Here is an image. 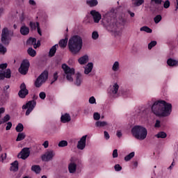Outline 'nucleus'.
<instances>
[{"label": "nucleus", "mask_w": 178, "mask_h": 178, "mask_svg": "<svg viewBox=\"0 0 178 178\" xmlns=\"http://www.w3.org/2000/svg\"><path fill=\"white\" fill-rule=\"evenodd\" d=\"M30 156V149L25 147L22 149L21 152L18 154V158L21 159H27Z\"/></svg>", "instance_id": "ddd939ff"}, {"label": "nucleus", "mask_w": 178, "mask_h": 178, "mask_svg": "<svg viewBox=\"0 0 178 178\" xmlns=\"http://www.w3.org/2000/svg\"><path fill=\"white\" fill-rule=\"evenodd\" d=\"M90 15L93 17V21L95 23H99V20H101L102 16L99 12L92 10L90 11Z\"/></svg>", "instance_id": "4468645a"}, {"label": "nucleus", "mask_w": 178, "mask_h": 178, "mask_svg": "<svg viewBox=\"0 0 178 178\" xmlns=\"http://www.w3.org/2000/svg\"><path fill=\"white\" fill-rule=\"evenodd\" d=\"M10 170V172H17L19 170V162L17 161L11 163Z\"/></svg>", "instance_id": "5701e85b"}, {"label": "nucleus", "mask_w": 178, "mask_h": 178, "mask_svg": "<svg viewBox=\"0 0 178 178\" xmlns=\"http://www.w3.org/2000/svg\"><path fill=\"white\" fill-rule=\"evenodd\" d=\"M6 52V49L2 44H0V53L5 54Z\"/></svg>", "instance_id": "09e8293b"}, {"label": "nucleus", "mask_w": 178, "mask_h": 178, "mask_svg": "<svg viewBox=\"0 0 178 178\" xmlns=\"http://www.w3.org/2000/svg\"><path fill=\"white\" fill-rule=\"evenodd\" d=\"M140 31H145V33H152V29H151L149 27L145 26L140 28Z\"/></svg>", "instance_id": "c9c22d12"}, {"label": "nucleus", "mask_w": 178, "mask_h": 178, "mask_svg": "<svg viewBox=\"0 0 178 178\" xmlns=\"http://www.w3.org/2000/svg\"><path fill=\"white\" fill-rule=\"evenodd\" d=\"M175 168V162H172L171 165L168 168V170H172Z\"/></svg>", "instance_id": "69168bd1"}, {"label": "nucleus", "mask_w": 178, "mask_h": 178, "mask_svg": "<svg viewBox=\"0 0 178 178\" xmlns=\"http://www.w3.org/2000/svg\"><path fill=\"white\" fill-rule=\"evenodd\" d=\"M15 130L17 133H22V131L24 130V126H23V124L22 123H19L15 127Z\"/></svg>", "instance_id": "72a5a7b5"}, {"label": "nucleus", "mask_w": 178, "mask_h": 178, "mask_svg": "<svg viewBox=\"0 0 178 178\" xmlns=\"http://www.w3.org/2000/svg\"><path fill=\"white\" fill-rule=\"evenodd\" d=\"M60 120L62 123H69L72 120V118L69 113H65L61 115Z\"/></svg>", "instance_id": "a211bd4d"}, {"label": "nucleus", "mask_w": 178, "mask_h": 178, "mask_svg": "<svg viewBox=\"0 0 178 178\" xmlns=\"http://www.w3.org/2000/svg\"><path fill=\"white\" fill-rule=\"evenodd\" d=\"M155 45H156V41H155V40L152 41L148 44V49H152V48H154V47H155Z\"/></svg>", "instance_id": "37998d69"}, {"label": "nucleus", "mask_w": 178, "mask_h": 178, "mask_svg": "<svg viewBox=\"0 0 178 178\" xmlns=\"http://www.w3.org/2000/svg\"><path fill=\"white\" fill-rule=\"evenodd\" d=\"M152 112L159 118H166L172 113V104L165 100H157L154 102L152 107Z\"/></svg>", "instance_id": "f03ea898"}, {"label": "nucleus", "mask_w": 178, "mask_h": 178, "mask_svg": "<svg viewBox=\"0 0 178 178\" xmlns=\"http://www.w3.org/2000/svg\"><path fill=\"white\" fill-rule=\"evenodd\" d=\"M68 49L72 55L80 54L83 48V38L79 35H74L68 40Z\"/></svg>", "instance_id": "7ed1b4c3"}, {"label": "nucleus", "mask_w": 178, "mask_h": 178, "mask_svg": "<svg viewBox=\"0 0 178 178\" xmlns=\"http://www.w3.org/2000/svg\"><path fill=\"white\" fill-rule=\"evenodd\" d=\"M37 102L35 100H31L22 106V109H27L25 113L26 116H29V115L34 111V108H35Z\"/></svg>", "instance_id": "0eeeda50"}, {"label": "nucleus", "mask_w": 178, "mask_h": 178, "mask_svg": "<svg viewBox=\"0 0 178 178\" xmlns=\"http://www.w3.org/2000/svg\"><path fill=\"white\" fill-rule=\"evenodd\" d=\"M167 65H168L170 67H175L178 66V60L170 58L167 60Z\"/></svg>", "instance_id": "aec40b11"}, {"label": "nucleus", "mask_w": 178, "mask_h": 178, "mask_svg": "<svg viewBox=\"0 0 178 178\" xmlns=\"http://www.w3.org/2000/svg\"><path fill=\"white\" fill-rule=\"evenodd\" d=\"M6 67H8V63H2L0 65V69H2L3 70L4 69H6Z\"/></svg>", "instance_id": "bf43d9fd"}, {"label": "nucleus", "mask_w": 178, "mask_h": 178, "mask_svg": "<svg viewBox=\"0 0 178 178\" xmlns=\"http://www.w3.org/2000/svg\"><path fill=\"white\" fill-rule=\"evenodd\" d=\"M5 74L3 72L0 73V80H5Z\"/></svg>", "instance_id": "774afa93"}, {"label": "nucleus", "mask_w": 178, "mask_h": 178, "mask_svg": "<svg viewBox=\"0 0 178 178\" xmlns=\"http://www.w3.org/2000/svg\"><path fill=\"white\" fill-rule=\"evenodd\" d=\"M96 127H105V126H108V122L105 121H97L95 123Z\"/></svg>", "instance_id": "2f4dec72"}, {"label": "nucleus", "mask_w": 178, "mask_h": 178, "mask_svg": "<svg viewBox=\"0 0 178 178\" xmlns=\"http://www.w3.org/2000/svg\"><path fill=\"white\" fill-rule=\"evenodd\" d=\"M167 136L166 134H156L155 137H156V138H166Z\"/></svg>", "instance_id": "5fc2aeb1"}, {"label": "nucleus", "mask_w": 178, "mask_h": 178, "mask_svg": "<svg viewBox=\"0 0 178 178\" xmlns=\"http://www.w3.org/2000/svg\"><path fill=\"white\" fill-rule=\"evenodd\" d=\"M3 74H4L6 79H10L12 77V71L8 68L3 72Z\"/></svg>", "instance_id": "7c9ffc66"}, {"label": "nucleus", "mask_w": 178, "mask_h": 178, "mask_svg": "<svg viewBox=\"0 0 178 178\" xmlns=\"http://www.w3.org/2000/svg\"><path fill=\"white\" fill-rule=\"evenodd\" d=\"M99 34L97 31H93L92 33V40H98Z\"/></svg>", "instance_id": "79ce46f5"}, {"label": "nucleus", "mask_w": 178, "mask_h": 178, "mask_svg": "<svg viewBox=\"0 0 178 178\" xmlns=\"http://www.w3.org/2000/svg\"><path fill=\"white\" fill-rule=\"evenodd\" d=\"M39 97H40V99H45V98H47V94H45L44 92H41L39 94Z\"/></svg>", "instance_id": "8fccbe9b"}, {"label": "nucleus", "mask_w": 178, "mask_h": 178, "mask_svg": "<svg viewBox=\"0 0 178 178\" xmlns=\"http://www.w3.org/2000/svg\"><path fill=\"white\" fill-rule=\"evenodd\" d=\"M77 168V165L74 162H71L68 165V170L70 173H75L76 172V169Z\"/></svg>", "instance_id": "4be33fe9"}, {"label": "nucleus", "mask_w": 178, "mask_h": 178, "mask_svg": "<svg viewBox=\"0 0 178 178\" xmlns=\"http://www.w3.org/2000/svg\"><path fill=\"white\" fill-rule=\"evenodd\" d=\"M86 3L90 8H94V6H97V5H98V1L97 0H87Z\"/></svg>", "instance_id": "bb28decb"}, {"label": "nucleus", "mask_w": 178, "mask_h": 178, "mask_svg": "<svg viewBox=\"0 0 178 178\" xmlns=\"http://www.w3.org/2000/svg\"><path fill=\"white\" fill-rule=\"evenodd\" d=\"M24 138H26V135L18 134L16 141H22V140H24Z\"/></svg>", "instance_id": "a18cd8bd"}, {"label": "nucleus", "mask_w": 178, "mask_h": 178, "mask_svg": "<svg viewBox=\"0 0 178 178\" xmlns=\"http://www.w3.org/2000/svg\"><path fill=\"white\" fill-rule=\"evenodd\" d=\"M27 53L29 56H32V58H34L35 55H37V51L33 47H29L27 50Z\"/></svg>", "instance_id": "c85d7f7f"}, {"label": "nucleus", "mask_w": 178, "mask_h": 178, "mask_svg": "<svg viewBox=\"0 0 178 178\" xmlns=\"http://www.w3.org/2000/svg\"><path fill=\"white\" fill-rule=\"evenodd\" d=\"M78 62L79 63H80V65H86V63L88 62V56H83L82 57L79 58Z\"/></svg>", "instance_id": "b1692460"}, {"label": "nucleus", "mask_w": 178, "mask_h": 178, "mask_svg": "<svg viewBox=\"0 0 178 178\" xmlns=\"http://www.w3.org/2000/svg\"><path fill=\"white\" fill-rule=\"evenodd\" d=\"M133 137L136 138V140L143 141V140H145V138H147V134H133Z\"/></svg>", "instance_id": "393cba45"}, {"label": "nucleus", "mask_w": 178, "mask_h": 178, "mask_svg": "<svg viewBox=\"0 0 178 178\" xmlns=\"http://www.w3.org/2000/svg\"><path fill=\"white\" fill-rule=\"evenodd\" d=\"M93 67H94V63H88L85 67V70H84L85 74H90V73L92 72Z\"/></svg>", "instance_id": "6ab92c4d"}, {"label": "nucleus", "mask_w": 178, "mask_h": 178, "mask_svg": "<svg viewBox=\"0 0 178 178\" xmlns=\"http://www.w3.org/2000/svg\"><path fill=\"white\" fill-rule=\"evenodd\" d=\"M29 68H30V61L26 59L22 62L21 65L19 68V72L21 74L26 75V74L29 72Z\"/></svg>", "instance_id": "6e6552de"}, {"label": "nucleus", "mask_w": 178, "mask_h": 178, "mask_svg": "<svg viewBox=\"0 0 178 178\" xmlns=\"http://www.w3.org/2000/svg\"><path fill=\"white\" fill-rule=\"evenodd\" d=\"M1 162L3 163H5V161L6 159V153L2 154L0 157Z\"/></svg>", "instance_id": "3c124183"}, {"label": "nucleus", "mask_w": 178, "mask_h": 178, "mask_svg": "<svg viewBox=\"0 0 178 178\" xmlns=\"http://www.w3.org/2000/svg\"><path fill=\"white\" fill-rule=\"evenodd\" d=\"M35 42H37V39L35 38H29L26 41L27 45H34Z\"/></svg>", "instance_id": "473e14b6"}, {"label": "nucleus", "mask_w": 178, "mask_h": 178, "mask_svg": "<svg viewBox=\"0 0 178 178\" xmlns=\"http://www.w3.org/2000/svg\"><path fill=\"white\" fill-rule=\"evenodd\" d=\"M9 35H13V32L10 31L8 28H4L2 29L1 33V42L4 45H9V42H10V38H9Z\"/></svg>", "instance_id": "423d86ee"}, {"label": "nucleus", "mask_w": 178, "mask_h": 178, "mask_svg": "<svg viewBox=\"0 0 178 178\" xmlns=\"http://www.w3.org/2000/svg\"><path fill=\"white\" fill-rule=\"evenodd\" d=\"M155 127H161V121L159 120H156Z\"/></svg>", "instance_id": "e2e57ef3"}, {"label": "nucleus", "mask_w": 178, "mask_h": 178, "mask_svg": "<svg viewBox=\"0 0 178 178\" xmlns=\"http://www.w3.org/2000/svg\"><path fill=\"white\" fill-rule=\"evenodd\" d=\"M19 91L18 92V97L22 99H24L29 95V89L26 86V83H22L19 86Z\"/></svg>", "instance_id": "9b49d317"}, {"label": "nucleus", "mask_w": 178, "mask_h": 178, "mask_svg": "<svg viewBox=\"0 0 178 178\" xmlns=\"http://www.w3.org/2000/svg\"><path fill=\"white\" fill-rule=\"evenodd\" d=\"M42 145L44 148H48V147L49 146V142H48V140H46L44 142Z\"/></svg>", "instance_id": "680f3d73"}, {"label": "nucleus", "mask_w": 178, "mask_h": 178, "mask_svg": "<svg viewBox=\"0 0 178 178\" xmlns=\"http://www.w3.org/2000/svg\"><path fill=\"white\" fill-rule=\"evenodd\" d=\"M48 80V71L44 70L39 76L36 79L35 81V86L36 88H40Z\"/></svg>", "instance_id": "39448f33"}, {"label": "nucleus", "mask_w": 178, "mask_h": 178, "mask_svg": "<svg viewBox=\"0 0 178 178\" xmlns=\"http://www.w3.org/2000/svg\"><path fill=\"white\" fill-rule=\"evenodd\" d=\"M56 80H58V72H54L53 76V81H51V84H54Z\"/></svg>", "instance_id": "de8ad7c7"}, {"label": "nucleus", "mask_w": 178, "mask_h": 178, "mask_svg": "<svg viewBox=\"0 0 178 178\" xmlns=\"http://www.w3.org/2000/svg\"><path fill=\"white\" fill-rule=\"evenodd\" d=\"M107 91L111 97L118 94V91H119V85H118V83H114L113 86L108 88Z\"/></svg>", "instance_id": "2eb2a0df"}, {"label": "nucleus", "mask_w": 178, "mask_h": 178, "mask_svg": "<svg viewBox=\"0 0 178 178\" xmlns=\"http://www.w3.org/2000/svg\"><path fill=\"white\" fill-rule=\"evenodd\" d=\"M161 20H162V16L161 15H158L154 18V21L156 24H158Z\"/></svg>", "instance_id": "ea45409f"}, {"label": "nucleus", "mask_w": 178, "mask_h": 178, "mask_svg": "<svg viewBox=\"0 0 178 178\" xmlns=\"http://www.w3.org/2000/svg\"><path fill=\"white\" fill-rule=\"evenodd\" d=\"M39 47H41V40H38L35 44H34V48L36 49V48H39Z\"/></svg>", "instance_id": "6e6d98bb"}, {"label": "nucleus", "mask_w": 178, "mask_h": 178, "mask_svg": "<svg viewBox=\"0 0 178 178\" xmlns=\"http://www.w3.org/2000/svg\"><path fill=\"white\" fill-rule=\"evenodd\" d=\"M31 170L33 172H35V173H40L41 172V168L40 167V165H33L31 167Z\"/></svg>", "instance_id": "f704fd0d"}, {"label": "nucleus", "mask_w": 178, "mask_h": 178, "mask_svg": "<svg viewBox=\"0 0 178 178\" xmlns=\"http://www.w3.org/2000/svg\"><path fill=\"white\" fill-rule=\"evenodd\" d=\"M152 1L155 2L156 5H161L162 0H152Z\"/></svg>", "instance_id": "0e129e2a"}, {"label": "nucleus", "mask_w": 178, "mask_h": 178, "mask_svg": "<svg viewBox=\"0 0 178 178\" xmlns=\"http://www.w3.org/2000/svg\"><path fill=\"white\" fill-rule=\"evenodd\" d=\"M19 31H20L22 35H29V34L30 33V28L24 25V26H21Z\"/></svg>", "instance_id": "412c9836"}, {"label": "nucleus", "mask_w": 178, "mask_h": 178, "mask_svg": "<svg viewBox=\"0 0 178 178\" xmlns=\"http://www.w3.org/2000/svg\"><path fill=\"white\" fill-rule=\"evenodd\" d=\"M67 38L60 40V41L58 42L59 47H60L61 48H66V47L67 46Z\"/></svg>", "instance_id": "a878e982"}, {"label": "nucleus", "mask_w": 178, "mask_h": 178, "mask_svg": "<svg viewBox=\"0 0 178 178\" xmlns=\"http://www.w3.org/2000/svg\"><path fill=\"white\" fill-rule=\"evenodd\" d=\"M132 134H148L147 129L143 126L136 125L131 129Z\"/></svg>", "instance_id": "9d476101"}, {"label": "nucleus", "mask_w": 178, "mask_h": 178, "mask_svg": "<svg viewBox=\"0 0 178 178\" xmlns=\"http://www.w3.org/2000/svg\"><path fill=\"white\" fill-rule=\"evenodd\" d=\"M87 144V135L82 136L76 144L77 149L83 151L86 148Z\"/></svg>", "instance_id": "f8f14e48"}, {"label": "nucleus", "mask_w": 178, "mask_h": 178, "mask_svg": "<svg viewBox=\"0 0 178 178\" xmlns=\"http://www.w3.org/2000/svg\"><path fill=\"white\" fill-rule=\"evenodd\" d=\"M118 149H114L113 152V158H118Z\"/></svg>", "instance_id": "13d9d810"}, {"label": "nucleus", "mask_w": 178, "mask_h": 178, "mask_svg": "<svg viewBox=\"0 0 178 178\" xmlns=\"http://www.w3.org/2000/svg\"><path fill=\"white\" fill-rule=\"evenodd\" d=\"M170 7V1L169 0H166L164 2L163 8H165V9H168V8Z\"/></svg>", "instance_id": "49530a36"}, {"label": "nucleus", "mask_w": 178, "mask_h": 178, "mask_svg": "<svg viewBox=\"0 0 178 178\" xmlns=\"http://www.w3.org/2000/svg\"><path fill=\"white\" fill-rule=\"evenodd\" d=\"M114 169L115 172H120V170H122V167L119 164H116L114 166Z\"/></svg>", "instance_id": "864d4df0"}, {"label": "nucleus", "mask_w": 178, "mask_h": 178, "mask_svg": "<svg viewBox=\"0 0 178 178\" xmlns=\"http://www.w3.org/2000/svg\"><path fill=\"white\" fill-rule=\"evenodd\" d=\"M55 155H56L55 151L52 149L47 150V152L42 155V161L44 162H49V161H52L54 159Z\"/></svg>", "instance_id": "1a4fd4ad"}, {"label": "nucleus", "mask_w": 178, "mask_h": 178, "mask_svg": "<svg viewBox=\"0 0 178 178\" xmlns=\"http://www.w3.org/2000/svg\"><path fill=\"white\" fill-rule=\"evenodd\" d=\"M10 120V115L8 114L6 115L2 119L1 122L3 123H6V122H9Z\"/></svg>", "instance_id": "58836bf2"}, {"label": "nucleus", "mask_w": 178, "mask_h": 178, "mask_svg": "<svg viewBox=\"0 0 178 178\" xmlns=\"http://www.w3.org/2000/svg\"><path fill=\"white\" fill-rule=\"evenodd\" d=\"M112 70L113 72H118L119 70V63L118 61H115L112 67Z\"/></svg>", "instance_id": "e433bc0d"}, {"label": "nucleus", "mask_w": 178, "mask_h": 178, "mask_svg": "<svg viewBox=\"0 0 178 178\" xmlns=\"http://www.w3.org/2000/svg\"><path fill=\"white\" fill-rule=\"evenodd\" d=\"M89 104H97V102L95 100V97H94V96H92L91 97H90L89 99Z\"/></svg>", "instance_id": "603ef678"}, {"label": "nucleus", "mask_w": 178, "mask_h": 178, "mask_svg": "<svg viewBox=\"0 0 178 178\" xmlns=\"http://www.w3.org/2000/svg\"><path fill=\"white\" fill-rule=\"evenodd\" d=\"M135 2L134 3V6H141L144 3V0H132Z\"/></svg>", "instance_id": "4c0bfd02"}, {"label": "nucleus", "mask_w": 178, "mask_h": 178, "mask_svg": "<svg viewBox=\"0 0 178 178\" xmlns=\"http://www.w3.org/2000/svg\"><path fill=\"white\" fill-rule=\"evenodd\" d=\"M83 83V75L80 72L76 74V80L74 82L75 86L80 87Z\"/></svg>", "instance_id": "dca6fc26"}, {"label": "nucleus", "mask_w": 178, "mask_h": 178, "mask_svg": "<svg viewBox=\"0 0 178 178\" xmlns=\"http://www.w3.org/2000/svg\"><path fill=\"white\" fill-rule=\"evenodd\" d=\"M83 115L86 116H88V115H90V108H87L83 110Z\"/></svg>", "instance_id": "4d7b16f0"}, {"label": "nucleus", "mask_w": 178, "mask_h": 178, "mask_svg": "<svg viewBox=\"0 0 178 178\" xmlns=\"http://www.w3.org/2000/svg\"><path fill=\"white\" fill-rule=\"evenodd\" d=\"M6 130H10V129H12V122H8L7 123V126H6Z\"/></svg>", "instance_id": "052dcab7"}, {"label": "nucleus", "mask_w": 178, "mask_h": 178, "mask_svg": "<svg viewBox=\"0 0 178 178\" xmlns=\"http://www.w3.org/2000/svg\"><path fill=\"white\" fill-rule=\"evenodd\" d=\"M29 26L31 27V30H37L38 27H40V23L39 22H30Z\"/></svg>", "instance_id": "cd10ccee"}, {"label": "nucleus", "mask_w": 178, "mask_h": 178, "mask_svg": "<svg viewBox=\"0 0 178 178\" xmlns=\"http://www.w3.org/2000/svg\"><path fill=\"white\" fill-rule=\"evenodd\" d=\"M58 147H67V141L66 140H61L58 143Z\"/></svg>", "instance_id": "a19ab883"}, {"label": "nucleus", "mask_w": 178, "mask_h": 178, "mask_svg": "<svg viewBox=\"0 0 178 178\" xmlns=\"http://www.w3.org/2000/svg\"><path fill=\"white\" fill-rule=\"evenodd\" d=\"M61 67L66 75L67 80L71 83L73 82V76L76 73L74 68H71L66 63L62 64Z\"/></svg>", "instance_id": "20e7f679"}, {"label": "nucleus", "mask_w": 178, "mask_h": 178, "mask_svg": "<svg viewBox=\"0 0 178 178\" xmlns=\"http://www.w3.org/2000/svg\"><path fill=\"white\" fill-rule=\"evenodd\" d=\"M115 10H111L108 13L104 27L110 33H113L115 37H120L122 35V24L118 22L116 19V13H114Z\"/></svg>", "instance_id": "f257e3e1"}, {"label": "nucleus", "mask_w": 178, "mask_h": 178, "mask_svg": "<svg viewBox=\"0 0 178 178\" xmlns=\"http://www.w3.org/2000/svg\"><path fill=\"white\" fill-rule=\"evenodd\" d=\"M135 155H136V153L134 152H131L130 154H129L124 157V161L126 162H129V161H131V159H133V158H134Z\"/></svg>", "instance_id": "c756f323"}, {"label": "nucleus", "mask_w": 178, "mask_h": 178, "mask_svg": "<svg viewBox=\"0 0 178 178\" xmlns=\"http://www.w3.org/2000/svg\"><path fill=\"white\" fill-rule=\"evenodd\" d=\"M2 113H5V108H3V107H1V108H0V118H1V115H2Z\"/></svg>", "instance_id": "338daca9"}, {"label": "nucleus", "mask_w": 178, "mask_h": 178, "mask_svg": "<svg viewBox=\"0 0 178 178\" xmlns=\"http://www.w3.org/2000/svg\"><path fill=\"white\" fill-rule=\"evenodd\" d=\"M93 119L94 120H99L101 119V114L99 113H94Z\"/></svg>", "instance_id": "c03bdc74"}, {"label": "nucleus", "mask_w": 178, "mask_h": 178, "mask_svg": "<svg viewBox=\"0 0 178 178\" xmlns=\"http://www.w3.org/2000/svg\"><path fill=\"white\" fill-rule=\"evenodd\" d=\"M59 48V44H56L49 49V58H53V56H55V54H56V51Z\"/></svg>", "instance_id": "f3484780"}]
</instances>
